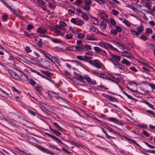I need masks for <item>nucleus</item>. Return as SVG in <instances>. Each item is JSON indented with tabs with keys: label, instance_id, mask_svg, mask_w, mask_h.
<instances>
[{
	"label": "nucleus",
	"instance_id": "nucleus-1",
	"mask_svg": "<svg viewBox=\"0 0 155 155\" xmlns=\"http://www.w3.org/2000/svg\"><path fill=\"white\" fill-rule=\"evenodd\" d=\"M78 129L75 132V135L78 137H83L86 134V132L84 129L80 128H78Z\"/></svg>",
	"mask_w": 155,
	"mask_h": 155
},
{
	"label": "nucleus",
	"instance_id": "nucleus-2",
	"mask_svg": "<svg viewBox=\"0 0 155 155\" xmlns=\"http://www.w3.org/2000/svg\"><path fill=\"white\" fill-rule=\"evenodd\" d=\"M89 63L98 68H101L102 64L98 60H90Z\"/></svg>",
	"mask_w": 155,
	"mask_h": 155
},
{
	"label": "nucleus",
	"instance_id": "nucleus-3",
	"mask_svg": "<svg viewBox=\"0 0 155 155\" xmlns=\"http://www.w3.org/2000/svg\"><path fill=\"white\" fill-rule=\"evenodd\" d=\"M53 31L55 33H60V32L62 30V28L60 26V25H54L51 28Z\"/></svg>",
	"mask_w": 155,
	"mask_h": 155
},
{
	"label": "nucleus",
	"instance_id": "nucleus-4",
	"mask_svg": "<svg viewBox=\"0 0 155 155\" xmlns=\"http://www.w3.org/2000/svg\"><path fill=\"white\" fill-rule=\"evenodd\" d=\"M108 120L110 121L120 125H122L124 123L123 121L118 120L117 119L114 117H109L108 118Z\"/></svg>",
	"mask_w": 155,
	"mask_h": 155
},
{
	"label": "nucleus",
	"instance_id": "nucleus-5",
	"mask_svg": "<svg viewBox=\"0 0 155 155\" xmlns=\"http://www.w3.org/2000/svg\"><path fill=\"white\" fill-rule=\"evenodd\" d=\"M38 148L39 150H40L41 151L43 152H44L45 153H47L51 155H53L51 151L42 147V146H39L38 147Z\"/></svg>",
	"mask_w": 155,
	"mask_h": 155
},
{
	"label": "nucleus",
	"instance_id": "nucleus-6",
	"mask_svg": "<svg viewBox=\"0 0 155 155\" xmlns=\"http://www.w3.org/2000/svg\"><path fill=\"white\" fill-rule=\"evenodd\" d=\"M35 41L36 44L39 47H42L43 43L42 41V39L40 38L38 36H36Z\"/></svg>",
	"mask_w": 155,
	"mask_h": 155
},
{
	"label": "nucleus",
	"instance_id": "nucleus-7",
	"mask_svg": "<svg viewBox=\"0 0 155 155\" xmlns=\"http://www.w3.org/2000/svg\"><path fill=\"white\" fill-rule=\"evenodd\" d=\"M45 134L46 135L49 136L50 137H51L52 138H53V139H54V140L56 141L59 142L61 143L62 144L63 143V142H62L61 140H60L57 137L55 136H53V135H52L51 134H50L49 133H45Z\"/></svg>",
	"mask_w": 155,
	"mask_h": 155
},
{
	"label": "nucleus",
	"instance_id": "nucleus-8",
	"mask_svg": "<svg viewBox=\"0 0 155 155\" xmlns=\"http://www.w3.org/2000/svg\"><path fill=\"white\" fill-rule=\"evenodd\" d=\"M85 79L88 83H90L91 84L95 85L96 84V81L95 80H92L90 78L88 77L87 75L84 76Z\"/></svg>",
	"mask_w": 155,
	"mask_h": 155
},
{
	"label": "nucleus",
	"instance_id": "nucleus-9",
	"mask_svg": "<svg viewBox=\"0 0 155 155\" xmlns=\"http://www.w3.org/2000/svg\"><path fill=\"white\" fill-rule=\"evenodd\" d=\"M122 53L123 56L128 58H132L133 57V55L127 51H125L122 52Z\"/></svg>",
	"mask_w": 155,
	"mask_h": 155
},
{
	"label": "nucleus",
	"instance_id": "nucleus-10",
	"mask_svg": "<svg viewBox=\"0 0 155 155\" xmlns=\"http://www.w3.org/2000/svg\"><path fill=\"white\" fill-rule=\"evenodd\" d=\"M47 30L45 28H43L41 27L38 28L37 30L36 31L40 34H44L47 32Z\"/></svg>",
	"mask_w": 155,
	"mask_h": 155
},
{
	"label": "nucleus",
	"instance_id": "nucleus-11",
	"mask_svg": "<svg viewBox=\"0 0 155 155\" xmlns=\"http://www.w3.org/2000/svg\"><path fill=\"white\" fill-rule=\"evenodd\" d=\"M74 51L75 52L80 51L84 50L82 45H77L76 46H74Z\"/></svg>",
	"mask_w": 155,
	"mask_h": 155
},
{
	"label": "nucleus",
	"instance_id": "nucleus-12",
	"mask_svg": "<svg viewBox=\"0 0 155 155\" xmlns=\"http://www.w3.org/2000/svg\"><path fill=\"white\" fill-rule=\"evenodd\" d=\"M10 74L12 77L14 79L17 80L20 79L19 75L15 72L12 71Z\"/></svg>",
	"mask_w": 155,
	"mask_h": 155
},
{
	"label": "nucleus",
	"instance_id": "nucleus-13",
	"mask_svg": "<svg viewBox=\"0 0 155 155\" xmlns=\"http://www.w3.org/2000/svg\"><path fill=\"white\" fill-rule=\"evenodd\" d=\"M19 58L20 60L23 61L25 62L27 61L28 57L25 55L21 54L19 55Z\"/></svg>",
	"mask_w": 155,
	"mask_h": 155
},
{
	"label": "nucleus",
	"instance_id": "nucleus-14",
	"mask_svg": "<svg viewBox=\"0 0 155 155\" xmlns=\"http://www.w3.org/2000/svg\"><path fill=\"white\" fill-rule=\"evenodd\" d=\"M50 130L52 131L53 133L57 136L59 137L60 136L61 134L60 132L58 131L57 130H54L52 129L50 127H49Z\"/></svg>",
	"mask_w": 155,
	"mask_h": 155
},
{
	"label": "nucleus",
	"instance_id": "nucleus-15",
	"mask_svg": "<svg viewBox=\"0 0 155 155\" xmlns=\"http://www.w3.org/2000/svg\"><path fill=\"white\" fill-rule=\"evenodd\" d=\"M119 87L121 89V91L123 93L125 94L126 96L128 98L130 99L131 100H134V99L131 96L128 95L127 93L126 92H125L124 91L122 90V88L120 86H119Z\"/></svg>",
	"mask_w": 155,
	"mask_h": 155
},
{
	"label": "nucleus",
	"instance_id": "nucleus-16",
	"mask_svg": "<svg viewBox=\"0 0 155 155\" xmlns=\"http://www.w3.org/2000/svg\"><path fill=\"white\" fill-rule=\"evenodd\" d=\"M50 40L55 43H61L62 42L58 38H51Z\"/></svg>",
	"mask_w": 155,
	"mask_h": 155
},
{
	"label": "nucleus",
	"instance_id": "nucleus-17",
	"mask_svg": "<svg viewBox=\"0 0 155 155\" xmlns=\"http://www.w3.org/2000/svg\"><path fill=\"white\" fill-rule=\"evenodd\" d=\"M24 33L26 36L31 38H36V36H35V35L34 34H27L26 31H24Z\"/></svg>",
	"mask_w": 155,
	"mask_h": 155
},
{
	"label": "nucleus",
	"instance_id": "nucleus-18",
	"mask_svg": "<svg viewBox=\"0 0 155 155\" xmlns=\"http://www.w3.org/2000/svg\"><path fill=\"white\" fill-rule=\"evenodd\" d=\"M41 72L43 74L48 77H50L52 75L48 71H41Z\"/></svg>",
	"mask_w": 155,
	"mask_h": 155
},
{
	"label": "nucleus",
	"instance_id": "nucleus-19",
	"mask_svg": "<svg viewBox=\"0 0 155 155\" xmlns=\"http://www.w3.org/2000/svg\"><path fill=\"white\" fill-rule=\"evenodd\" d=\"M141 70L142 71L146 73H147L150 71V70L149 69V68L145 67H143L141 68Z\"/></svg>",
	"mask_w": 155,
	"mask_h": 155
},
{
	"label": "nucleus",
	"instance_id": "nucleus-20",
	"mask_svg": "<svg viewBox=\"0 0 155 155\" xmlns=\"http://www.w3.org/2000/svg\"><path fill=\"white\" fill-rule=\"evenodd\" d=\"M0 94L2 95L3 96L6 98L8 97V94L2 89L0 91Z\"/></svg>",
	"mask_w": 155,
	"mask_h": 155
},
{
	"label": "nucleus",
	"instance_id": "nucleus-21",
	"mask_svg": "<svg viewBox=\"0 0 155 155\" xmlns=\"http://www.w3.org/2000/svg\"><path fill=\"white\" fill-rule=\"evenodd\" d=\"M108 45V43L107 42H105L104 43H103L102 42H100L99 45L102 47H103L105 49L107 48V45Z\"/></svg>",
	"mask_w": 155,
	"mask_h": 155
},
{
	"label": "nucleus",
	"instance_id": "nucleus-22",
	"mask_svg": "<svg viewBox=\"0 0 155 155\" xmlns=\"http://www.w3.org/2000/svg\"><path fill=\"white\" fill-rule=\"evenodd\" d=\"M123 60L122 61L121 63L123 64H125L127 65H130L131 63L130 61H128L127 60L125 59L124 58Z\"/></svg>",
	"mask_w": 155,
	"mask_h": 155
},
{
	"label": "nucleus",
	"instance_id": "nucleus-23",
	"mask_svg": "<svg viewBox=\"0 0 155 155\" xmlns=\"http://www.w3.org/2000/svg\"><path fill=\"white\" fill-rule=\"evenodd\" d=\"M101 18L104 20H106L107 19V15L104 13H101L100 15Z\"/></svg>",
	"mask_w": 155,
	"mask_h": 155
},
{
	"label": "nucleus",
	"instance_id": "nucleus-24",
	"mask_svg": "<svg viewBox=\"0 0 155 155\" xmlns=\"http://www.w3.org/2000/svg\"><path fill=\"white\" fill-rule=\"evenodd\" d=\"M38 2L39 3L40 7L41 6H45L46 5V3L42 0H37Z\"/></svg>",
	"mask_w": 155,
	"mask_h": 155
},
{
	"label": "nucleus",
	"instance_id": "nucleus-25",
	"mask_svg": "<svg viewBox=\"0 0 155 155\" xmlns=\"http://www.w3.org/2000/svg\"><path fill=\"white\" fill-rule=\"evenodd\" d=\"M68 61H71L73 62H74L77 66H82L81 63V62H79L78 61L75 60H68Z\"/></svg>",
	"mask_w": 155,
	"mask_h": 155
},
{
	"label": "nucleus",
	"instance_id": "nucleus-26",
	"mask_svg": "<svg viewBox=\"0 0 155 155\" xmlns=\"http://www.w3.org/2000/svg\"><path fill=\"white\" fill-rule=\"evenodd\" d=\"M153 33V31L150 28H147L146 29V31L145 34L147 35H148L149 34H151Z\"/></svg>",
	"mask_w": 155,
	"mask_h": 155
},
{
	"label": "nucleus",
	"instance_id": "nucleus-27",
	"mask_svg": "<svg viewBox=\"0 0 155 155\" xmlns=\"http://www.w3.org/2000/svg\"><path fill=\"white\" fill-rule=\"evenodd\" d=\"M84 22L83 21L81 20H77L76 25L79 26H81L82 25L84 24Z\"/></svg>",
	"mask_w": 155,
	"mask_h": 155
},
{
	"label": "nucleus",
	"instance_id": "nucleus-28",
	"mask_svg": "<svg viewBox=\"0 0 155 155\" xmlns=\"http://www.w3.org/2000/svg\"><path fill=\"white\" fill-rule=\"evenodd\" d=\"M86 39L90 41H97V40L95 38L89 35H87Z\"/></svg>",
	"mask_w": 155,
	"mask_h": 155
},
{
	"label": "nucleus",
	"instance_id": "nucleus-29",
	"mask_svg": "<svg viewBox=\"0 0 155 155\" xmlns=\"http://www.w3.org/2000/svg\"><path fill=\"white\" fill-rule=\"evenodd\" d=\"M123 22L124 24H125L128 27H130L131 25V23L126 19H124Z\"/></svg>",
	"mask_w": 155,
	"mask_h": 155
},
{
	"label": "nucleus",
	"instance_id": "nucleus-30",
	"mask_svg": "<svg viewBox=\"0 0 155 155\" xmlns=\"http://www.w3.org/2000/svg\"><path fill=\"white\" fill-rule=\"evenodd\" d=\"M83 48H84H84H86L87 49L91 50L92 48L91 46L88 45V44L86 45H82Z\"/></svg>",
	"mask_w": 155,
	"mask_h": 155
},
{
	"label": "nucleus",
	"instance_id": "nucleus-31",
	"mask_svg": "<svg viewBox=\"0 0 155 155\" xmlns=\"http://www.w3.org/2000/svg\"><path fill=\"white\" fill-rule=\"evenodd\" d=\"M77 79L79 81H83L85 79L84 77L81 75L79 74L78 76L77 77Z\"/></svg>",
	"mask_w": 155,
	"mask_h": 155
},
{
	"label": "nucleus",
	"instance_id": "nucleus-32",
	"mask_svg": "<svg viewBox=\"0 0 155 155\" xmlns=\"http://www.w3.org/2000/svg\"><path fill=\"white\" fill-rule=\"evenodd\" d=\"M53 125L59 130V131H61L63 130V128L60 126L58 123L56 122H54L53 124Z\"/></svg>",
	"mask_w": 155,
	"mask_h": 155
},
{
	"label": "nucleus",
	"instance_id": "nucleus-33",
	"mask_svg": "<svg viewBox=\"0 0 155 155\" xmlns=\"http://www.w3.org/2000/svg\"><path fill=\"white\" fill-rule=\"evenodd\" d=\"M111 56L113 58L117 59L118 61H119L120 60V56L113 54H111Z\"/></svg>",
	"mask_w": 155,
	"mask_h": 155
},
{
	"label": "nucleus",
	"instance_id": "nucleus-34",
	"mask_svg": "<svg viewBox=\"0 0 155 155\" xmlns=\"http://www.w3.org/2000/svg\"><path fill=\"white\" fill-rule=\"evenodd\" d=\"M81 16L85 20L88 21V16H87L84 13H82Z\"/></svg>",
	"mask_w": 155,
	"mask_h": 155
},
{
	"label": "nucleus",
	"instance_id": "nucleus-35",
	"mask_svg": "<svg viewBox=\"0 0 155 155\" xmlns=\"http://www.w3.org/2000/svg\"><path fill=\"white\" fill-rule=\"evenodd\" d=\"M130 32L132 33L134 35L138 36L140 34V33L136 31H134L132 29H130Z\"/></svg>",
	"mask_w": 155,
	"mask_h": 155
},
{
	"label": "nucleus",
	"instance_id": "nucleus-36",
	"mask_svg": "<svg viewBox=\"0 0 155 155\" xmlns=\"http://www.w3.org/2000/svg\"><path fill=\"white\" fill-rule=\"evenodd\" d=\"M143 142L148 147L150 148L154 149L155 148V147L154 146L151 145L149 144L148 143L145 141H143Z\"/></svg>",
	"mask_w": 155,
	"mask_h": 155
},
{
	"label": "nucleus",
	"instance_id": "nucleus-37",
	"mask_svg": "<svg viewBox=\"0 0 155 155\" xmlns=\"http://www.w3.org/2000/svg\"><path fill=\"white\" fill-rule=\"evenodd\" d=\"M84 61H86L89 63V61L90 60H91V59H90L91 58H90L88 56H87L86 55H84Z\"/></svg>",
	"mask_w": 155,
	"mask_h": 155
},
{
	"label": "nucleus",
	"instance_id": "nucleus-38",
	"mask_svg": "<svg viewBox=\"0 0 155 155\" xmlns=\"http://www.w3.org/2000/svg\"><path fill=\"white\" fill-rule=\"evenodd\" d=\"M19 71H20V72H21V75H20L22 77V78H26L28 80V78L27 76L26 75V74H24V73H23L22 71H21L20 70H19Z\"/></svg>",
	"mask_w": 155,
	"mask_h": 155
},
{
	"label": "nucleus",
	"instance_id": "nucleus-39",
	"mask_svg": "<svg viewBox=\"0 0 155 155\" xmlns=\"http://www.w3.org/2000/svg\"><path fill=\"white\" fill-rule=\"evenodd\" d=\"M42 89L41 87L38 85H37L35 88V90L36 91L38 92H41Z\"/></svg>",
	"mask_w": 155,
	"mask_h": 155
},
{
	"label": "nucleus",
	"instance_id": "nucleus-40",
	"mask_svg": "<svg viewBox=\"0 0 155 155\" xmlns=\"http://www.w3.org/2000/svg\"><path fill=\"white\" fill-rule=\"evenodd\" d=\"M106 24H104L103 22H101V27L102 29H104L106 28Z\"/></svg>",
	"mask_w": 155,
	"mask_h": 155
},
{
	"label": "nucleus",
	"instance_id": "nucleus-41",
	"mask_svg": "<svg viewBox=\"0 0 155 155\" xmlns=\"http://www.w3.org/2000/svg\"><path fill=\"white\" fill-rule=\"evenodd\" d=\"M29 81L30 84L32 85H34L36 84V82L31 78H30Z\"/></svg>",
	"mask_w": 155,
	"mask_h": 155
},
{
	"label": "nucleus",
	"instance_id": "nucleus-42",
	"mask_svg": "<svg viewBox=\"0 0 155 155\" xmlns=\"http://www.w3.org/2000/svg\"><path fill=\"white\" fill-rule=\"evenodd\" d=\"M59 25L61 28L67 26V24L64 22L61 21H59Z\"/></svg>",
	"mask_w": 155,
	"mask_h": 155
},
{
	"label": "nucleus",
	"instance_id": "nucleus-43",
	"mask_svg": "<svg viewBox=\"0 0 155 155\" xmlns=\"http://www.w3.org/2000/svg\"><path fill=\"white\" fill-rule=\"evenodd\" d=\"M116 66L118 68L123 70L124 68V66L120 64L119 63L117 64Z\"/></svg>",
	"mask_w": 155,
	"mask_h": 155
},
{
	"label": "nucleus",
	"instance_id": "nucleus-44",
	"mask_svg": "<svg viewBox=\"0 0 155 155\" xmlns=\"http://www.w3.org/2000/svg\"><path fill=\"white\" fill-rule=\"evenodd\" d=\"M95 1L100 5L104 4L105 3L104 0H95Z\"/></svg>",
	"mask_w": 155,
	"mask_h": 155
},
{
	"label": "nucleus",
	"instance_id": "nucleus-45",
	"mask_svg": "<svg viewBox=\"0 0 155 155\" xmlns=\"http://www.w3.org/2000/svg\"><path fill=\"white\" fill-rule=\"evenodd\" d=\"M130 142L133 143V144H136L137 146L139 147L140 148H141V146L138 143H137L135 140L131 139Z\"/></svg>",
	"mask_w": 155,
	"mask_h": 155
},
{
	"label": "nucleus",
	"instance_id": "nucleus-46",
	"mask_svg": "<svg viewBox=\"0 0 155 155\" xmlns=\"http://www.w3.org/2000/svg\"><path fill=\"white\" fill-rule=\"evenodd\" d=\"M65 37L67 39H72V34H66L65 35Z\"/></svg>",
	"mask_w": 155,
	"mask_h": 155
},
{
	"label": "nucleus",
	"instance_id": "nucleus-47",
	"mask_svg": "<svg viewBox=\"0 0 155 155\" xmlns=\"http://www.w3.org/2000/svg\"><path fill=\"white\" fill-rule=\"evenodd\" d=\"M33 25L31 24H29L27 26L26 29L28 31H30L33 28Z\"/></svg>",
	"mask_w": 155,
	"mask_h": 155
},
{
	"label": "nucleus",
	"instance_id": "nucleus-48",
	"mask_svg": "<svg viewBox=\"0 0 155 155\" xmlns=\"http://www.w3.org/2000/svg\"><path fill=\"white\" fill-rule=\"evenodd\" d=\"M85 4L87 5H90L92 3V1L91 0H84Z\"/></svg>",
	"mask_w": 155,
	"mask_h": 155
},
{
	"label": "nucleus",
	"instance_id": "nucleus-49",
	"mask_svg": "<svg viewBox=\"0 0 155 155\" xmlns=\"http://www.w3.org/2000/svg\"><path fill=\"white\" fill-rule=\"evenodd\" d=\"M78 37L80 38H83L85 36L84 34H81V33H78Z\"/></svg>",
	"mask_w": 155,
	"mask_h": 155
},
{
	"label": "nucleus",
	"instance_id": "nucleus-50",
	"mask_svg": "<svg viewBox=\"0 0 155 155\" xmlns=\"http://www.w3.org/2000/svg\"><path fill=\"white\" fill-rule=\"evenodd\" d=\"M14 14L16 15L18 17L22 18H23V17L22 15H21V14L18 13V12L17 11H15V12Z\"/></svg>",
	"mask_w": 155,
	"mask_h": 155
},
{
	"label": "nucleus",
	"instance_id": "nucleus-51",
	"mask_svg": "<svg viewBox=\"0 0 155 155\" xmlns=\"http://www.w3.org/2000/svg\"><path fill=\"white\" fill-rule=\"evenodd\" d=\"M2 18L3 21H5L8 18V17L7 15H2Z\"/></svg>",
	"mask_w": 155,
	"mask_h": 155
},
{
	"label": "nucleus",
	"instance_id": "nucleus-52",
	"mask_svg": "<svg viewBox=\"0 0 155 155\" xmlns=\"http://www.w3.org/2000/svg\"><path fill=\"white\" fill-rule=\"evenodd\" d=\"M62 73L64 75L67 76L70 74V73L66 70H63Z\"/></svg>",
	"mask_w": 155,
	"mask_h": 155
},
{
	"label": "nucleus",
	"instance_id": "nucleus-53",
	"mask_svg": "<svg viewBox=\"0 0 155 155\" xmlns=\"http://www.w3.org/2000/svg\"><path fill=\"white\" fill-rule=\"evenodd\" d=\"M110 61L112 62L116 66L117 65V64L118 63V62L117 61L115 60L114 59H111L110 60Z\"/></svg>",
	"mask_w": 155,
	"mask_h": 155
},
{
	"label": "nucleus",
	"instance_id": "nucleus-54",
	"mask_svg": "<svg viewBox=\"0 0 155 155\" xmlns=\"http://www.w3.org/2000/svg\"><path fill=\"white\" fill-rule=\"evenodd\" d=\"M94 49L96 52H100L101 51V49L97 47H94Z\"/></svg>",
	"mask_w": 155,
	"mask_h": 155
},
{
	"label": "nucleus",
	"instance_id": "nucleus-55",
	"mask_svg": "<svg viewBox=\"0 0 155 155\" xmlns=\"http://www.w3.org/2000/svg\"><path fill=\"white\" fill-rule=\"evenodd\" d=\"M25 50L26 52L28 53L30 52L31 51V50L30 49V48L28 46H26L25 48Z\"/></svg>",
	"mask_w": 155,
	"mask_h": 155
},
{
	"label": "nucleus",
	"instance_id": "nucleus-56",
	"mask_svg": "<svg viewBox=\"0 0 155 155\" xmlns=\"http://www.w3.org/2000/svg\"><path fill=\"white\" fill-rule=\"evenodd\" d=\"M146 45L147 47H150L152 49H153V47H154V46L153 45L147 42L146 43Z\"/></svg>",
	"mask_w": 155,
	"mask_h": 155
},
{
	"label": "nucleus",
	"instance_id": "nucleus-57",
	"mask_svg": "<svg viewBox=\"0 0 155 155\" xmlns=\"http://www.w3.org/2000/svg\"><path fill=\"white\" fill-rule=\"evenodd\" d=\"M93 18L94 19V23L95 25H98L99 23L97 19L95 18Z\"/></svg>",
	"mask_w": 155,
	"mask_h": 155
},
{
	"label": "nucleus",
	"instance_id": "nucleus-58",
	"mask_svg": "<svg viewBox=\"0 0 155 155\" xmlns=\"http://www.w3.org/2000/svg\"><path fill=\"white\" fill-rule=\"evenodd\" d=\"M84 6L83 7V9L85 10H89L90 9V6H87L86 5H84Z\"/></svg>",
	"mask_w": 155,
	"mask_h": 155
},
{
	"label": "nucleus",
	"instance_id": "nucleus-59",
	"mask_svg": "<svg viewBox=\"0 0 155 155\" xmlns=\"http://www.w3.org/2000/svg\"><path fill=\"white\" fill-rule=\"evenodd\" d=\"M145 103L147 105L153 109H154V107H153V106L152 104H150L149 103L147 102H145Z\"/></svg>",
	"mask_w": 155,
	"mask_h": 155
},
{
	"label": "nucleus",
	"instance_id": "nucleus-60",
	"mask_svg": "<svg viewBox=\"0 0 155 155\" xmlns=\"http://www.w3.org/2000/svg\"><path fill=\"white\" fill-rule=\"evenodd\" d=\"M137 30L139 32H141L143 30V28L142 26H140L137 28Z\"/></svg>",
	"mask_w": 155,
	"mask_h": 155
},
{
	"label": "nucleus",
	"instance_id": "nucleus-61",
	"mask_svg": "<svg viewBox=\"0 0 155 155\" xmlns=\"http://www.w3.org/2000/svg\"><path fill=\"white\" fill-rule=\"evenodd\" d=\"M115 27L116 31H117V32H120L121 31V29L120 27L117 26H115Z\"/></svg>",
	"mask_w": 155,
	"mask_h": 155
},
{
	"label": "nucleus",
	"instance_id": "nucleus-62",
	"mask_svg": "<svg viewBox=\"0 0 155 155\" xmlns=\"http://www.w3.org/2000/svg\"><path fill=\"white\" fill-rule=\"evenodd\" d=\"M112 11L114 15H116L119 14V12L116 10L112 9Z\"/></svg>",
	"mask_w": 155,
	"mask_h": 155
},
{
	"label": "nucleus",
	"instance_id": "nucleus-63",
	"mask_svg": "<svg viewBox=\"0 0 155 155\" xmlns=\"http://www.w3.org/2000/svg\"><path fill=\"white\" fill-rule=\"evenodd\" d=\"M44 55L48 59H49V60L51 59V55L48 54L46 52L45 53Z\"/></svg>",
	"mask_w": 155,
	"mask_h": 155
},
{
	"label": "nucleus",
	"instance_id": "nucleus-64",
	"mask_svg": "<svg viewBox=\"0 0 155 155\" xmlns=\"http://www.w3.org/2000/svg\"><path fill=\"white\" fill-rule=\"evenodd\" d=\"M140 38L144 41H145L147 40V38L144 35H141L140 36Z\"/></svg>",
	"mask_w": 155,
	"mask_h": 155
}]
</instances>
